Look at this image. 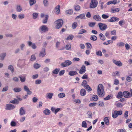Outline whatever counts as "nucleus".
<instances>
[{
	"instance_id": "1",
	"label": "nucleus",
	"mask_w": 132,
	"mask_h": 132,
	"mask_svg": "<svg viewBox=\"0 0 132 132\" xmlns=\"http://www.w3.org/2000/svg\"><path fill=\"white\" fill-rule=\"evenodd\" d=\"M97 94L100 97H102L104 96L105 92L104 87L102 84H100L98 86L97 89Z\"/></svg>"
},
{
	"instance_id": "2",
	"label": "nucleus",
	"mask_w": 132,
	"mask_h": 132,
	"mask_svg": "<svg viewBox=\"0 0 132 132\" xmlns=\"http://www.w3.org/2000/svg\"><path fill=\"white\" fill-rule=\"evenodd\" d=\"M55 23L56 24L55 28L56 29H59L62 26L63 23V21L61 19H59L55 22Z\"/></svg>"
},
{
	"instance_id": "3",
	"label": "nucleus",
	"mask_w": 132,
	"mask_h": 132,
	"mask_svg": "<svg viewBox=\"0 0 132 132\" xmlns=\"http://www.w3.org/2000/svg\"><path fill=\"white\" fill-rule=\"evenodd\" d=\"M98 4V2L97 0H91L90 3L89 8L93 9L96 7Z\"/></svg>"
},
{
	"instance_id": "4",
	"label": "nucleus",
	"mask_w": 132,
	"mask_h": 132,
	"mask_svg": "<svg viewBox=\"0 0 132 132\" xmlns=\"http://www.w3.org/2000/svg\"><path fill=\"white\" fill-rule=\"evenodd\" d=\"M81 85L84 87L88 91L92 90V89L89 85L87 84V82L86 80H84L82 82Z\"/></svg>"
},
{
	"instance_id": "5",
	"label": "nucleus",
	"mask_w": 132,
	"mask_h": 132,
	"mask_svg": "<svg viewBox=\"0 0 132 132\" xmlns=\"http://www.w3.org/2000/svg\"><path fill=\"white\" fill-rule=\"evenodd\" d=\"M39 30L41 32H45L48 31V29L47 27L45 25L41 26L39 29Z\"/></svg>"
},
{
	"instance_id": "6",
	"label": "nucleus",
	"mask_w": 132,
	"mask_h": 132,
	"mask_svg": "<svg viewBox=\"0 0 132 132\" xmlns=\"http://www.w3.org/2000/svg\"><path fill=\"white\" fill-rule=\"evenodd\" d=\"M72 64V62L69 60H66L64 62L61 63V66L63 67H68L71 65Z\"/></svg>"
},
{
	"instance_id": "7",
	"label": "nucleus",
	"mask_w": 132,
	"mask_h": 132,
	"mask_svg": "<svg viewBox=\"0 0 132 132\" xmlns=\"http://www.w3.org/2000/svg\"><path fill=\"white\" fill-rule=\"evenodd\" d=\"M99 27L101 30H104L106 28L107 26L106 24L101 23H99L98 24Z\"/></svg>"
},
{
	"instance_id": "8",
	"label": "nucleus",
	"mask_w": 132,
	"mask_h": 132,
	"mask_svg": "<svg viewBox=\"0 0 132 132\" xmlns=\"http://www.w3.org/2000/svg\"><path fill=\"white\" fill-rule=\"evenodd\" d=\"M15 108V106L13 105L7 104H6L5 109L8 110H10L14 109Z\"/></svg>"
},
{
	"instance_id": "9",
	"label": "nucleus",
	"mask_w": 132,
	"mask_h": 132,
	"mask_svg": "<svg viewBox=\"0 0 132 132\" xmlns=\"http://www.w3.org/2000/svg\"><path fill=\"white\" fill-rule=\"evenodd\" d=\"M27 75L26 74H23L19 76L20 80L21 82H23L25 81Z\"/></svg>"
},
{
	"instance_id": "10",
	"label": "nucleus",
	"mask_w": 132,
	"mask_h": 132,
	"mask_svg": "<svg viewBox=\"0 0 132 132\" xmlns=\"http://www.w3.org/2000/svg\"><path fill=\"white\" fill-rule=\"evenodd\" d=\"M86 71V68L85 66L83 65L80 69L79 73L80 74L84 73Z\"/></svg>"
},
{
	"instance_id": "11",
	"label": "nucleus",
	"mask_w": 132,
	"mask_h": 132,
	"mask_svg": "<svg viewBox=\"0 0 132 132\" xmlns=\"http://www.w3.org/2000/svg\"><path fill=\"white\" fill-rule=\"evenodd\" d=\"M26 113V111L23 107H21L19 110V114L20 116L23 115Z\"/></svg>"
},
{
	"instance_id": "12",
	"label": "nucleus",
	"mask_w": 132,
	"mask_h": 132,
	"mask_svg": "<svg viewBox=\"0 0 132 132\" xmlns=\"http://www.w3.org/2000/svg\"><path fill=\"white\" fill-rule=\"evenodd\" d=\"M123 94L124 97L125 98H129L130 97V93L128 91H124Z\"/></svg>"
},
{
	"instance_id": "13",
	"label": "nucleus",
	"mask_w": 132,
	"mask_h": 132,
	"mask_svg": "<svg viewBox=\"0 0 132 132\" xmlns=\"http://www.w3.org/2000/svg\"><path fill=\"white\" fill-rule=\"evenodd\" d=\"M113 62L117 66L121 67L122 65V63L120 61H117L116 60H113Z\"/></svg>"
},
{
	"instance_id": "14",
	"label": "nucleus",
	"mask_w": 132,
	"mask_h": 132,
	"mask_svg": "<svg viewBox=\"0 0 132 132\" xmlns=\"http://www.w3.org/2000/svg\"><path fill=\"white\" fill-rule=\"evenodd\" d=\"M28 43L29 46H31L32 48L33 49H35L36 48V46L35 44H32V42L29 41L28 42Z\"/></svg>"
},
{
	"instance_id": "15",
	"label": "nucleus",
	"mask_w": 132,
	"mask_h": 132,
	"mask_svg": "<svg viewBox=\"0 0 132 132\" xmlns=\"http://www.w3.org/2000/svg\"><path fill=\"white\" fill-rule=\"evenodd\" d=\"M119 20V19L117 17H113L111 19L108 20V21L109 22H113L117 20Z\"/></svg>"
},
{
	"instance_id": "16",
	"label": "nucleus",
	"mask_w": 132,
	"mask_h": 132,
	"mask_svg": "<svg viewBox=\"0 0 132 132\" xmlns=\"http://www.w3.org/2000/svg\"><path fill=\"white\" fill-rule=\"evenodd\" d=\"M45 55L46 53L45 49L44 48H43L42 49V51L39 54V56H40L43 57Z\"/></svg>"
},
{
	"instance_id": "17",
	"label": "nucleus",
	"mask_w": 132,
	"mask_h": 132,
	"mask_svg": "<svg viewBox=\"0 0 132 132\" xmlns=\"http://www.w3.org/2000/svg\"><path fill=\"white\" fill-rule=\"evenodd\" d=\"M93 18L97 21H100L101 20L100 16L99 15H96L94 16Z\"/></svg>"
},
{
	"instance_id": "18",
	"label": "nucleus",
	"mask_w": 132,
	"mask_h": 132,
	"mask_svg": "<svg viewBox=\"0 0 132 132\" xmlns=\"http://www.w3.org/2000/svg\"><path fill=\"white\" fill-rule=\"evenodd\" d=\"M60 5H58L55 8V10L56 11L55 12L56 14H58L59 13L60 11Z\"/></svg>"
},
{
	"instance_id": "19",
	"label": "nucleus",
	"mask_w": 132,
	"mask_h": 132,
	"mask_svg": "<svg viewBox=\"0 0 132 132\" xmlns=\"http://www.w3.org/2000/svg\"><path fill=\"white\" fill-rule=\"evenodd\" d=\"M78 18H80L81 19H85V17L84 14H82L79 15L77 16L76 18V19Z\"/></svg>"
},
{
	"instance_id": "20",
	"label": "nucleus",
	"mask_w": 132,
	"mask_h": 132,
	"mask_svg": "<svg viewBox=\"0 0 132 132\" xmlns=\"http://www.w3.org/2000/svg\"><path fill=\"white\" fill-rule=\"evenodd\" d=\"M78 74V73L76 71H70L68 73V74L70 76H73Z\"/></svg>"
},
{
	"instance_id": "21",
	"label": "nucleus",
	"mask_w": 132,
	"mask_h": 132,
	"mask_svg": "<svg viewBox=\"0 0 132 132\" xmlns=\"http://www.w3.org/2000/svg\"><path fill=\"white\" fill-rule=\"evenodd\" d=\"M86 94V92L85 90L84 89H82L80 91V95L82 96H85Z\"/></svg>"
},
{
	"instance_id": "22",
	"label": "nucleus",
	"mask_w": 132,
	"mask_h": 132,
	"mask_svg": "<svg viewBox=\"0 0 132 132\" xmlns=\"http://www.w3.org/2000/svg\"><path fill=\"white\" fill-rule=\"evenodd\" d=\"M104 121L106 125H108L109 124V120L108 117H105L104 119Z\"/></svg>"
},
{
	"instance_id": "23",
	"label": "nucleus",
	"mask_w": 132,
	"mask_h": 132,
	"mask_svg": "<svg viewBox=\"0 0 132 132\" xmlns=\"http://www.w3.org/2000/svg\"><path fill=\"white\" fill-rule=\"evenodd\" d=\"M98 97L97 95H94L92 97V101H96L98 100Z\"/></svg>"
},
{
	"instance_id": "24",
	"label": "nucleus",
	"mask_w": 132,
	"mask_h": 132,
	"mask_svg": "<svg viewBox=\"0 0 132 132\" xmlns=\"http://www.w3.org/2000/svg\"><path fill=\"white\" fill-rule=\"evenodd\" d=\"M123 95L122 93L121 92H119L117 96V97L119 99L122 98Z\"/></svg>"
},
{
	"instance_id": "25",
	"label": "nucleus",
	"mask_w": 132,
	"mask_h": 132,
	"mask_svg": "<svg viewBox=\"0 0 132 132\" xmlns=\"http://www.w3.org/2000/svg\"><path fill=\"white\" fill-rule=\"evenodd\" d=\"M10 103H12L14 104H18L19 103V102L18 99H17L15 98L13 100L10 101Z\"/></svg>"
},
{
	"instance_id": "26",
	"label": "nucleus",
	"mask_w": 132,
	"mask_h": 132,
	"mask_svg": "<svg viewBox=\"0 0 132 132\" xmlns=\"http://www.w3.org/2000/svg\"><path fill=\"white\" fill-rule=\"evenodd\" d=\"M48 18V15H46L45 16V18L43 19L42 22L43 23H46L47 22Z\"/></svg>"
},
{
	"instance_id": "27",
	"label": "nucleus",
	"mask_w": 132,
	"mask_h": 132,
	"mask_svg": "<svg viewBox=\"0 0 132 132\" xmlns=\"http://www.w3.org/2000/svg\"><path fill=\"white\" fill-rule=\"evenodd\" d=\"M111 10L112 13L118 12L119 11L120 9L119 8H111Z\"/></svg>"
},
{
	"instance_id": "28",
	"label": "nucleus",
	"mask_w": 132,
	"mask_h": 132,
	"mask_svg": "<svg viewBox=\"0 0 132 132\" xmlns=\"http://www.w3.org/2000/svg\"><path fill=\"white\" fill-rule=\"evenodd\" d=\"M99 36L100 39L101 40L104 41L105 39L106 38L104 35L102 33H100L99 34Z\"/></svg>"
},
{
	"instance_id": "29",
	"label": "nucleus",
	"mask_w": 132,
	"mask_h": 132,
	"mask_svg": "<svg viewBox=\"0 0 132 132\" xmlns=\"http://www.w3.org/2000/svg\"><path fill=\"white\" fill-rule=\"evenodd\" d=\"M43 113L45 115H49L50 113V111L47 109H45L43 111Z\"/></svg>"
},
{
	"instance_id": "30",
	"label": "nucleus",
	"mask_w": 132,
	"mask_h": 132,
	"mask_svg": "<svg viewBox=\"0 0 132 132\" xmlns=\"http://www.w3.org/2000/svg\"><path fill=\"white\" fill-rule=\"evenodd\" d=\"M60 70V69L56 68L53 71L52 73L55 74H57Z\"/></svg>"
},
{
	"instance_id": "31",
	"label": "nucleus",
	"mask_w": 132,
	"mask_h": 132,
	"mask_svg": "<svg viewBox=\"0 0 132 132\" xmlns=\"http://www.w3.org/2000/svg\"><path fill=\"white\" fill-rule=\"evenodd\" d=\"M78 26L77 23L76 22H74L72 24V27L73 29L76 28Z\"/></svg>"
},
{
	"instance_id": "32",
	"label": "nucleus",
	"mask_w": 132,
	"mask_h": 132,
	"mask_svg": "<svg viewBox=\"0 0 132 132\" xmlns=\"http://www.w3.org/2000/svg\"><path fill=\"white\" fill-rule=\"evenodd\" d=\"M65 12L67 14L71 15L73 13V10L70 9L67 10Z\"/></svg>"
},
{
	"instance_id": "33",
	"label": "nucleus",
	"mask_w": 132,
	"mask_h": 132,
	"mask_svg": "<svg viewBox=\"0 0 132 132\" xmlns=\"http://www.w3.org/2000/svg\"><path fill=\"white\" fill-rule=\"evenodd\" d=\"M90 39L92 40L96 41L97 39V37L95 35H92L91 36Z\"/></svg>"
},
{
	"instance_id": "34",
	"label": "nucleus",
	"mask_w": 132,
	"mask_h": 132,
	"mask_svg": "<svg viewBox=\"0 0 132 132\" xmlns=\"http://www.w3.org/2000/svg\"><path fill=\"white\" fill-rule=\"evenodd\" d=\"M53 95V93H48L47 94L46 96L50 99H51L52 98V96Z\"/></svg>"
},
{
	"instance_id": "35",
	"label": "nucleus",
	"mask_w": 132,
	"mask_h": 132,
	"mask_svg": "<svg viewBox=\"0 0 132 132\" xmlns=\"http://www.w3.org/2000/svg\"><path fill=\"white\" fill-rule=\"evenodd\" d=\"M65 94L63 93H60L58 95V96L60 98H62L65 97Z\"/></svg>"
},
{
	"instance_id": "36",
	"label": "nucleus",
	"mask_w": 132,
	"mask_h": 132,
	"mask_svg": "<svg viewBox=\"0 0 132 132\" xmlns=\"http://www.w3.org/2000/svg\"><path fill=\"white\" fill-rule=\"evenodd\" d=\"M21 89L19 87L15 88L13 89L14 91L15 92H18L21 90Z\"/></svg>"
},
{
	"instance_id": "37",
	"label": "nucleus",
	"mask_w": 132,
	"mask_h": 132,
	"mask_svg": "<svg viewBox=\"0 0 132 132\" xmlns=\"http://www.w3.org/2000/svg\"><path fill=\"white\" fill-rule=\"evenodd\" d=\"M16 10V11L18 12H20L22 11L21 7L20 5H17V6Z\"/></svg>"
},
{
	"instance_id": "38",
	"label": "nucleus",
	"mask_w": 132,
	"mask_h": 132,
	"mask_svg": "<svg viewBox=\"0 0 132 132\" xmlns=\"http://www.w3.org/2000/svg\"><path fill=\"white\" fill-rule=\"evenodd\" d=\"M125 45V43L122 42H120L117 43V45L118 47L123 46Z\"/></svg>"
},
{
	"instance_id": "39",
	"label": "nucleus",
	"mask_w": 132,
	"mask_h": 132,
	"mask_svg": "<svg viewBox=\"0 0 132 132\" xmlns=\"http://www.w3.org/2000/svg\"><path fill=\"white\" fill-rule=\"evenodd\" d=\"M6 56V53H3L2 54H1V55L0 56V59L1 60H3L4 59V57Z\"/></svg>"
},
{
	"instance_id": "40",
	"label": "nucleus",
	"mask_w": 132,
	"mask_h": 132,
	"mask_svg": "<svg viewBox=\"0 0 132 132\" xmlns=\"http://www.w3.org/2000/svg\"><path fill=\"white\" fill-rule=\"evenodd\" d=\"M112 116L113 118H115L117 117L118 116L117 114V113L116 112V111L115 110L114 112H113L112 113Z\"/></svg>"
},
{
	"instance_id": "41",
	"label": "nucleus",
	"mask_w": 132,
	"mask_h": 132,
	"mask_svg": "<svg viewBox=\"0 0 132 132\" xmlns=\"http://www.w3.org/2000/svg\"><path fill=\"white\" fill-rule=\"evenodd\" d=\"M112 95H109L107 96L106 97H105L104 99L105 100H108L111 99L112 97Z\"/></svg>"
},
{
	"instance_id": "42",
	"label": "nucleus",
	"mask_w": 132,
	"mask_h": 132,
	"mask_svg": "<svg viewBox=\"0 0 132 132\" xmlns=\"http://www.w3.org/2000/svg\"><path fill=\"white\" fill-rule=\"evenodd\" d=\"M87 32V31L84 29H81L79 32V34H82L84 33H85Z\"/></svg>"
},
{
	"instance_id": "43",
	"label": "nucleus",
	"mask_w": 132,
	"mask_h": 132,
	"mask_svg": "<svg viewBox=\"0 0 132 132\" xmlns=\"http://www.w3.org/2000/svg\"><path fill=\"white\" fill-rule=\"evenodd\" d=\"M36 1L35 0H30L29 1L30 5L32 6L35 3Z\"/></svg>"
},
{
	"instance_id": "44",
	"label": "nucleus",
	"mask_w": 132,
	"mask_h": 132,
	"mask_svg": "<svg viewBox=\"0 0 132 132\" xmlns=\"http://www.w3.org/2000/svg\"><path fill=\"white\" fill-rule=\"evenodd\" d=\"M71 44H68L67 45L65 46V48L67 50H69L71 48Z\"/></svg>"
},
{
	"instance_id": "45",
	"label": "nucleus",
	"mask_w": 132,
	"mask_h": 132,
	"mask_svg": "<svg viewBox=\"0 0 132 132\" xmlns=\"http://www.w3.org/2000/svg\"><path fill=\"white\" fill-rule=\"evenodd\" d=\"M73 38V36L71 35H69L66 38V40H72Z\"/></svg>"
},
{
	"instance_id": "46",
	"label": "nucleus",
	"mask_w": 132,
	"mask_h": 132,
	"mask_svg": "<svg viewBox=\"0 0 132 132\" xmlns=\"http://www.w3.org/2000/svg\"><path fill=\"white\" fill-rule=\"evenodd\" d=\"M96 24L95 22H89L88 23V25L90 27H94Z\"/></svg>"
},
{
	"instance_id": "47",
	"label": "nucleus",
	"mask_w": 132,
	"mask_h": 132,
	"mask_svg": "<svg viewBox=\"0 0 132 132\" xmlns=\"http://www.w3.org/2000/svg\"><path fill=\"white\" fill-rule=\"evenodd\" d=\"M34 67L35 68L37 69L40 67V65L38 63H36L34 64Z\"/></svg>"
},
{
	"instance_id": "48",
	"label": "nucleus",
	"mask_w": 132,
	"mask_h": 132,
	"mask_svg": "<svg viewBox=\"0 0 132 132\" xmlns=\"http://www.w3.org/2000/svg\"><path fill=\"white\" fill-rule=\"evenodd\" d=\"M115 111H116V112L118 116V115H121L122 113V112L121 110H120V111H117V110Z\"/></svg>"
},
{
	"instance_id": "49",
	"label": "nucleus",
	"mask_w": 132,
	"mask_h": 132,
	"mask_svg": "<svg viewBox=\"0 0 132 132\" xmlns=\"http://www.w3.org/2000/svg\"><path fill=\"white\" fill-rule=\"evenodd\" d=\"M82 127L86 128L87 127V123L85 121H83L82 124Z\"/></svg>"
},
{
	"instance_id": "50",
	"label": "nucleus",
	"mask_w": 132,
	"mask_h": 132,
	"mask_svg": "<svg viewBox=\"0 0 132 132\" xmlns=\"http://www.w3.org/2000/svg\"><path fill=\"white\" fill-rule=\"evenodd\" d=\"M8 69L10 70L12 73L14 71L13 67L12 65H10L8 67Z\"/></svg>"
},
{
	"instance_id": "51",
	"label": "nucleus",
	"mask_w": 132,
	"mask_h": 132,
	"mask_svg": "<svg viewBox=\"0 0 132 132\" xmlns=\"http://www.w3.org/2000/svg\"><path fill=\"white\" fill-rule=\"evenodd\" d=\"M97 104V103H92L89 104V106L90 107H94L96 106Z\"/></svg>"
},
{
	"instance_id": "52",
	"label": "nucleus",
	"mask_w": 132,
	"mask_h": 132,
	"mask_svg": "<svg viewBox=\"0 0 132 132\" xmlns=\"http://www.w3.org/2000/svg\"><path fill=\"white\" fill-rule=\"evenodd\" d=\"M38 16V14L36 13H34L33 14V18L34 19L37 18Z\"/></svg>"
},
{
	"instance_id": "53",
	"label": "nucleus",
	"mask_w": 132,
	"mask_h": 132,
	"mask_svg": "<svg viewBox=\"0 0 132 132\" xmlns=\"http://www.w3.org/2000/svg\"><path fill=\"white\" fill-rule=\"evenodd\" d=\"M97 55L98 56H101L102 55V53L100 51H99L96 52Z\"/></svg>"
},
{
	"instance_id": "54",
	"label": "nucleus",
	"mask_w": 132,
	"mask_h": 132,
	"mask_svg": "<svg viewBox=\"0 0 132 132\" xmlns=\"http://www.w3.org/2000/svg\"><path fill=\"white\" fill-rule=\"evenodd\" d=\"M88 76L87 75L86 73H85L83 75L81 78L82 79H86L88 78Z\"/></svg>"
},
{
	"instance_id": "55",
	"label": "nucleus",
	"mask_w": 132,
	"mask_h": 132,
	"mask_svg": "<svg viewBox=\"0 0 132 132\" xmlns=\"http://www.w3.org/2000/svg\"><path fill=\"white\" fill-rule=\"evenodd\" d=\"M86 44L87 48H89L90 49L91 48L92 46L91 44L89 43H87Z\"/></svg>"
},
{
	"instance_id": "56",
	"label": "nucleus",
	"mask_w": 132,
	"mask_h": 132,
	"mask_svg": "<svg viewBox=\"0 0 132 132\" xmlns=\"http://www.w3.org/2000/svg\"><path fill=\"white\" fill-rule=\"evenodd\" d=\"M126 79L127 81L129 82H131L132 81L131 78L129 76H127V78Z\"/></svg>"
},
{
	"instance_id": "57",
	"label": "nucleus",
	"mask_w": 132,
	"mask_h": 132,
	"mask_svg": "<svg viewBox=\"0 0 132 132\" xmlns=\"http://www.w3.org/2000/svg\"><path fill=\"white\" fill-rule=\"evenodd\" d=\"M36 58L35 55H32L31 56L30 60L33 61L36 60Z\"/></svg>"
},
{
	"instance_id": "58",
	"label": "nucleus",
	"mask_w": 132,
	"mask_h": 132,
	"mask_svg": "<svg viewBox=\"0 0 132 132\" xmlns=\"http://www.w3.org/2000/svg\"><path fill=\"white\" fill-rule=\"evenodd\" d=\"M117 132H126V130L123 128V129H119L117 130Z\"/></svg>"
},
{
	"instance_id": "59",
	"label": "nucleus",
	"mask_w": 132,
	"mask_h": 132,
	"mask_svg": "<svg viewBox=\"0 0 132 132\" xmlns=\"http://www.w3.org/2000/svg\"><path fill=\"white\" fill-rule=\"evenodd\" d=\"M75 9L76 11H79L80 9V7L79 5H77L75 7Z\"/></svg>"
},
{
	"instance_id": "60",
	"label": "nucleus",
	"mask_w": 132,
	"mask_h": 132,
	"mask_svg": "<svg viewBox=\"0 0 132 132\" xmlns=\"http://www.w3.org/2000/svg\"><path fill=\"white\" fill-rule=\"evenodd\" d=\"M60 44V43L59 42H57L55 44V47L56 48H58Z\"/></svg>"
},
{
	"instance_id": "61",
	"label": "nucleus",
	"mask_w": 132,
	"mask_h": 132,
	"mask_svg": "<svg viewBox=\"0 0 132 132\" xmlns=\"http://www.w3.org/2000/svg\"><path fill=\"white\" fill-rule=\"evenodd\" d=\"M87 113L88 114V117L90 118H91L92 117V114L90 111H88Z\"/></svg>"
},
{
	"instance_id": "62",
	"label": "nucleus",
	"mask_w": 132,
	"mask_h": 132,
	"mask_svg": "<svg viewBox=\"0 0 132 132\" xmlns=\"http://www.w3.org/2000/svg\"><path fill=\"white\" fill-rule=\"evenodd\" d=\"M44 5L45 6H47L48 5V3L47 0H44L43 1Z\"/></svg>"
},
{
	"instance_id": "63",
	"label": "nucleus",
	"mask_w": 132,
	"mask_h": 132,
	"mask_svg": "<svg viewBox=\"0 0 132 132\" xmlns=\"http://www.w3.org/2000/svg\"><path fill=\"white\" fill-rule=\"evenodd\" d=\"M109 16L108 15L105 14H103L102 15V17L104 19H107L109 18Z\"/></svg>"
},
{
	"instance_id": "64",
	"label": "nucleus",
	"mask_w": 132,
	"mask_h": 132,
	"mask_svg": "<svg viewBox=\"0 0 132 132\" xmlns=\"http://www.w3.org/2000/svg\"><path fill=\"white\" fill-rule=\"evenodd\" d=\"M18 17L20 19H22L24 18V14H20L19 15Z\"/></svg>"
}]
</instances>
